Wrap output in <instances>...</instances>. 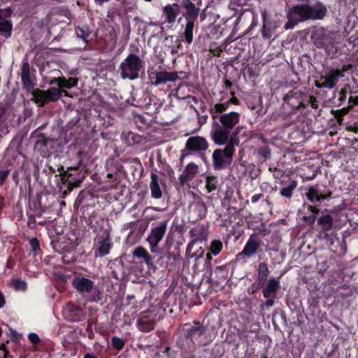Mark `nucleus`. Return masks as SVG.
<instances>
[{
  "label": "nucleus",
  "mask_w": 358,
  "mask_h": 358,
  "mask_svg": "<svg viewBox=\"0 0 358 358\" xmlns=\"http://www.w3.org/2000/svg\"><path fill=\"white\" fill-rule=\"evenodd\" d=\"M219 122H214L211 131V138L217 145H224L229 141L233 128L238 124L240 114L237 112L224 113L219 116Z\"/></svg>",
  "instance_id": "f257e3e1"
},
{
  "label": "nucleus",
  "mask_w": 358,
  "mask_h": 358,
  "mask_svg": "<svg viewBox=\"0 0 358 358\" xmlns=\"http://www.w3.org/2000/svg\"><path fill=\"white\" fill-rule=\"evenodd\" d=\"M50 85L56 84L59 87H50L47 90H35L32 94L34 101L39 106H43L49 102H55L62 97V90L59 88L72 87L68 80L64 78H55L50 83Z\"/></svg>",
  "instance_id": "f03ea898"
},
{
  "label": "nucleus",
  "mask_w": 358,
  "mask_h": 358,
  "mask_svg": "<svg viewBox=\"0 0 358 358\" xmlns=\"http://www.w3.org/2000/svg\"><path fill=\"white\" fill-rule=\"evenodd\" d=\"M143 68V60L135 54H129L120 64V76L122 79L130 80L139 78V73Z\"/></svg>",
  "instance_id": "7ed1b4c3"
},
{
  "label": "nucleus",
  "mask_w": 358,
  "mask_h": 358,
  "mask_svg": "<svg viewBox=\"0 0 358 358\" xmlns=\"http://www.w3.org/2000/svg\"><path fill=\"white\" fill-rule=\"evenodd\" d=\"M72 285L83 296H88L90 301L97 302L101 300V292L92 280L78 275L73 279Z\"/></svg>",
  "instance_id": "20e7f679"
},
{
  "label": "nucleus",
  "mask_w": 358,
  "mask_h": 358,
  "mask_svg": "<svg viewBox=\"0 0 358 358\" xmlns=\"http://www.w3.org/2000/svg\"><path fill=\"white\" fill-rule=\"evenodd\" d=\"M234 152V146L231 140L226 147L222 149H216L213 153V166L215 169H222L231 162Z\"/></svg>",
  "instance_id": "39448f33"
},
{
  "label": "nucleus",
  "mask_w": 358,
  "mask_h": 358,
  "mask_svg": "<svg viewBox=\"0 0 358 358\" xmlns=\"http://www.w3.org/2000/svg\"><path fill=\"white\" fill-rule=\"evenodd\" d=\"M334 34L324 28L315 30L311 38L317 48L331 46L334 40Z\"/></svg>",
  "instance_id": "423d86ee"
},
{
  "label": "nucleus",
  "mask_w": 358,
  "mask_h": 358,
  "mask_svg": "<svg viewBox=\"0 0 358 358\" xmlns=\"http://www.w3.org/2000/svg\"><path fill=\"white\" fill-rule=\"evenodd\" d=\"M189 235L194 239L188 244L186 250V255L189 258L196 256L195 253H191L194 245L199 241H205L207 239L208 231L204 225H196L189 231Z\"/></svg>",
  "instance_id": "0eeeda50"
},
{
  "label": "nucleus",
  "mask_w": 358,
  "mask_h": 358,
  "mask_svg": "<svg viewBox=\"0 0 358 358\" xmlns=\"http://www.w3.org/2000/svg\"><path fill=\"white\" fill-rule=\"evenodd\" d=\"M178 78L179 77L177 72L161 71L149 73V79L151 83L155 86L163 85L167 82H173Z\"/></svg>",
  "instance_id": "6e6552de"
},
{
  "label": "nucleus",
  "mask_w": 358,
  "mask_h": 358,
  "mask_svg": "<svg viewBox=\"0 0 358 358\" xmlns=\"http://www.w3.org/2000/svg\"><path fill=\"white\" fill-rule=\"evenodd\" d=\"M168 221L164 220L160 222L157 226L152 228L150 234L148 236L147 241L150 246L157 248L158 243L163 239L166 231Z\"/></svg>",
  "instance_id": "1a4fd4ad"
},
{
  "label": "nucleus",
  "mask_w": 358,
  "mask_h": 358,
  "mask_svg": "<svg viewBox=\"0 0 358 358\" xmlns=\"http://www.w3.org/2000/svg\"><path fill=\"white\" fill-rule=\"evenodd\" d=\"M208 148L207 140L200 136L189 137L186 142L185 149L189 152H202Z\"/></svg>",
  "instance_id": "9d476101"
},
{
  "label": "nucleus",
  "mask_w": 358,
  "mask_h": 358,
  "mask_svg": "<svg viewBox=\"0 0 358 358\" xmlns=\"http://www.w3.org/2000/svg\"><path fill=\"white\" fill-rule=\"evenodd\" d=\"M263 24L262 27V36L265 40H268L275 34L278 27L276 20L268 18L266 12L262 13Z\"/></svg>",
  "instance_id": "9b49d317"
},
{
  "label": "nucleus",
  "mask_w": 358,
  "mask_h": 358,
  "mask_svg": "<svg viewBox=\"0 0 358 358\" xmlns=\"http://www.w3.org/2000/svg\"><path fill=\"white\" fill-rule=\"evenodd\" d=\"M343 75L339 69H331L329 72L320 77V80L322 81V87L325 88L332 89L336 86L340 78L343 77Z\"/></svg>",
  "instance_id": "f8f14e48"
},
{
  "label": "nucleus",
  "mask_w": 358,
  "mask_h": 358,
  "mask_svg": "<svg viewBox=\"0 0 358 358\" xmlns=\"http://www.w3.org/2000/svg\"><path fill=\"white\" fill-rule=\"evenodd\" d=\"M261 246V241L255 234L250 236L249 240L246 243L243 251L238 254L239 256L245 255L251 257L254 255Z\"/></svg>",
  "instance_id": "ddd939ff"
},
{
  "label": "nucleus",
  "mask_w": 358,
  "mask_h": 358,
  "mask_svg": "<svg viewBox=\"0 0 358 358\" xmlns=\"http://www.w3.org/2000/svg\"><path fill=\"white\" fill-rule=\"evenodd\" d=\"M199 173V166L194 163L188 164L179 177L180 185L183 187L190 182Z\"/></svg>",
  "instance_id": "4468645a"
},
{
  "label": "nucleus",
  "mask_w": 358,
  "mask_h": 358,
  "mask_svg": "<svg viewBox=\"0 0 358 358\" xmlns=\"http://www.w3.org/2000/svg\"><path fill=\"white\" fill-rule=\"evenodd\" d=\"M280 287V281L278 279L275 278H269L266 285L264 284V287H262L263 288L262 294L264 297L266 299L270 297L275 298L276 293Z\"/></svg>",
  "instance_id": "2eb2a0df"
},
{
  "label": "nucleus",
  "mask_w": 358,
  "mask_h": 358,
  "mask_svg": "<svg viewBox=\"0 0 358 358\" xmlns=\"http://www.w3.org/2000/svg\"><path fill=\"white\" fill-rule=\"evenodd\" d=\"M310 6L308 4L296 5L289 9L290 12L299 22L310 20Z\"/></svg>",
  "instance_id": "dca6fc26"
},
{
  "label": "nucleus",
  "mask_w": 358,
  "mask_h": 358,
  "mask_svg": "<svg viewBox=\"0 0 358 358\" xmlns=\"http://www.w3.org/2000/svg\"><path fill=\"white\" fill-rule=\"evenodd\" d=\"M21 79L24 88L28 91L34 89V84L30 77V66L28 62H24L21 70Z\"/></svg>",
  "instance_id": "f3484780"
},
{
  "label": "nucleus",
  "mask_w": 358,
  "mask_h": 358,
  "mask_svg": "<svg viewBox=\"0 0 358 358\" xmlns=\"http://www.w3.org/2000/svg\"><path fill=\"white\" fill-rule=\"evenodd\" d=\"M205 332L206 328L199 322H194V325L186 330L185 337L192 341L203 336Z\"/></svg>",
  "instance_id": "a211bd4d"
},
{
  "label": "nucleus",
  "mask_w": 358,
  "mask_h": 358,
  "mask_svg": "<svg viewBox=\"0 0 358 358\" xmlns=\"http://www.w3.org/2000/svg\"><path fill=\"white\" fill-rule=\"evenodd\" d=\"M182 6L186 10L185 14L187 21H195L199 15V8H196L191 0H182Z\"/></svg>",
  "instance_id": "6ab92c4d"
},
{
  "label": "nucleus",
  "mask_w": 358,
  "mask_h": 358,
  "mask_svg": "<svg viewBox=\"0 0 358 358\" xmlns=\"http://www.w3.org/2000/svg\"><path fill=\"white\" fill-rule=\"evenodd\" d=\"M180 12V7L178 3L169 4L163 8V13L169 23L174 22Z\"/></svg>",
  "instance_id": "aec40b11"
},
{
  "label": "nucleus",
  "mask_w": 358,
  "mask_h": 358,
  "mask_svg": "<svg viewBox=\"0 0 358 358\" xmlns=\"http://www.w3.org/2000/svg\"><path fill=\"white\" fill-rule=\"evenodd\" d=\"M106 237L100 242L99 246L95 252L96 257H103L109 253L111 248L110 233L108 230H105Z\"/></svg>",
  "instance_id": "412c9836"
},
{
  "label": "nucleus",
  "mask_w": 358,
  "mask_h": 358,
  "mask_svg": "<svg viewBox=\"0 0 358 358\" xmlns=\"http://www.w3.org/2000/svg\"><path fill=\"white\" fill-rule=\"evenodd\" d=\"M310 19L312 20H322L327 15V9L325 6L322 3H317L314 6H310Z\"/></svg>",
  "instance_id": "4be33fe9"
},
{
  "label": "nucleus",
  "mask_w": 358,
  "mask_h": 358,
  "mask_svg": "<svg viewBox=\"0 0 358 358\" xmlns=\"http://www.w3.org/2000/svg\"><path fill=\"white\" fill-rule=\"evenodd\" d=\"M190 210L198 218H203L207 213V206L201 201L193 202L190 206Z\"/></svg>",
  "instance_id": "5701e85b"
},
{
  "label": "nucleus",
  "mask_w": 358,
  "mask_h": 358,
  "mask_svg": "<svg viewBox=\"0 0 358 358\" xmlns=\"http://www.w3.org/2000/svg\"><path fill=\"white\" fill-rule=\"evenodd\" d=\"M268 274L269 270L267 264L265 262H261L258 266V287H264Z\"/></svg>",
  "instance_id": "b1692460"
},
{
  "label": "nucleus",
  "mask_w": 358,
  "mask_h": 358,
  "mask_svg": "<svg viewBox=\"0 0 358 358\" xmlns=\"http://www.w3.org/2000/svg\"><path fill=\"white\" fill-rule=\"evenodd\" d=\"M151 179V182L150 184L151 195L155 199H159L162 197V193L158 183V176L156 174L152 173Z\"/></svg>",
  "instance_id": "393cba45"
},
{
  "label": "nucleus",
  "mask_w": 358,
  "mask_h": 358,
  "mask_svg": "<svg viewBox=\"0 0 358 358\" xmlns=\"http://www.w3.org/2000/svg\"><path fill=\"white\" fill-rule=\"evenodd\" d=\"M307 199L311 201L315 202V201H321L326 199H327L330 195H324L322 194H319V192L317 189L313 187H310L308 188V192L306 194Z\"/></svg>",
  "instance_id": "a878e982"
},
{
  "label": "nucleus",
  "mask_w": 358,
  "mask_h": 358,
  "mask_svg": "<svg viewBox=\"0 0 358 358\" xmlns=\"http://www.w3.org/2000/svg\"><path fill=\"white\" fill-rule=\"evenodd\" d=\"M3 16H2V20H0V34L6 38H9L11 36L13 24L10 21L4 20Z\"/></svg>",
  "instance_id": "bb28decb"
},
{
  "label": "nucleus",
  "mask_w": 358,
  "mask_h": 358,
  "mask_svg": "<svg viewBox=\"0 0 358 358\" xmlns=\"http://www.w3.org/2000/svg\"><path fill=\"white\" fill-rule=\"evenodd\" d=\"M133 255L139 258H143L148 266L152 265V258L144 248L138 247L136 248L133 252Z\"/></svg>",
  "instance_id": "cd10ccee"
},
{
  "label": "nucleus",
  "mask_w": 358,
  "mask_h": 358,
  "mask_svg": "<svg viewBox=\"0 0 358 358\" xmlns=\"http://www.w3.org/2000/svg\"><path fill=\"white\" fill-rule=\"evenodd\" d=\"M155 322L147 318H141L138 320V328L141 331L149 332L154 329Z\"/></svg>",
  "instance_id": "c85d7f7f"
},
{
  "label": "nucleus",
  "mask_w": 358,
  "mask_h": 358,
  "mask_svg": "<svg viewBox=\"0 0 358 358\" xmlns=\"http://www.w3.org/2000/svg\"><path fill=\"white\" fill-rule=\"evenodd\" d=\"M317 223L319 225L322 226L323 231H327L331 229L333 219L329 215H324L319 218Z\"/></svg>",
  "instance_id": "c756f323"
},
{
  "label": "nucleus",
  "mask_w": 358,
  "mask_h": 358,
  "mask_svg": "<svg viewBox=\"0 0 358 358\" xmlns=\"http://www.w3.org/2000/svg\"><path fill=\"white\" fill-rule=\"evenodd\" d=\"M297 186V182L296 180H292L287 187H282L280 194L282 196L290 199L292 196L293 192L296 189Z\"/></svg>",
  "instance_id": "7c9ffc66"
},
{
  "label": "nucleus",
  "mask_w": 358,
  "mask_h": 358,
  "mask_svg": "<svg viewBox=\"0 0 358 358\" xmlns=\"http://www.w3.org/2000/svg\"><path fill=\"white\" fill-rule=\"evenodd\" d=\"M194 26V21H187V22L185 25L184 36H185L186 43L188 44H190L193 40Z\"/></svg>",
  "instance_id": "2f4dec72"
},
{
  "label": "nucleus",
  "mask_w": 358,
  "mask_h": 358,
  "mask_svg": "<svg viewBox=\"0 0 358 358\" xmlns=\"http://www.w3.org/2000/svg\"><path fill=\"white\" fill-rule=\"evenodd\" d=\"M218 180L215 176H207L206 178V188L208 193L217 188Z\"/></svg>",
  "instance_id": "473e14b6"
},
{
  "label": "nucleus",
  "mask_w": 358,
  "mask_h": 358,
  "mask_svg": "<svg viewBox=\"0 0 358 358\" xmlns=\"http://www.w3.org/2000/svg\"><path fill=\"white\" fill-rule=\"evenodd\" d=\"M229 105H230L229 101H227L223 103H216L214 106V108L213 110V119H215L217 117L219 118L220 115H218V113H221L225 111L228 108Z\"/></svg>",
  "instance_id": "72a5a7b5"
},
{
  "label": "nucleus",
  "mask_w": 358,
  "mask_h": 358,
  "mask_svg": "<svg viewBox=\"0 0 358 358\" xmlns=\"http://www.w3.org/2000/svg\"><path fill=\"white\" fill-rule=\"evenodd\" d=\"M77 36L81 38L85 42H88V38L90 36V31L87 27H77L76 28Z\"/></svg>",
  "instance_id": "f704fd0d"
},
{
  "label": "nucleus",
  "mask_w": 358,
  "mask_h": 358,
  "mask_svg": "<svg viewBox=\"0 0 358 358\" xmlns=\"http://www.w3.org/2000/svg\"><path fill=\"white\" fill-rule=\"evenodd\" d=\"M50 139L45 138L44 136H39L35 142L34 148L42 150L43 148L48 146Z\"/></svg>",
  "instance_id": "c9c22d12"
},
{
  "label": "nucleus",
  "mask_w": 358,
  "mask_h": 358,
  "mask_svg": "<svg viewBox=\"0 0 358 358\" xmlns=\"http://www.w3.org/2000/svg\"><path fill=\"white\" fill-rule=\"evenodd\" d=\"M222 248V243L219 240H214L211 242L210 246V250L212 254L214 255H218Z\"/></svg>",
  "instance_id": "e433bc0d"
},
{
  "label": "nucleus",
  "mask_w": 358,
  "mask_h": 358,
  "mask_svg": "<svg viewBox=\"0 0 358 358\" xmlns=\"http://www.w3.org/2000/svg\"><path fill=\"white\" fill-rule=\"evenodd\" d=\"M353 106L350 105L346 108H343L339 110H336L335 111L332 110V113L334 114V116L339 121L342 120V117L345 115L352 108Z\"/></svg>",
  "instance_id": "4c0bfd02"
},
{
  "label": "nucleus",
  "mask_w": 358,
  "mask_h": 358,
  "mask_svg": "<svg viewBox=\"0 0 358 358\" xmlns=\"http://www.w3.org/2000/svg\"><path fill=\"white\" fill-rule=\"evenodd\" d=\"M287 17L288 21L285 24V29H292L296 24L299 22V20H296V18L290 12L287 13Z\"/></svg>",
  "instance_id": "58836bf2"
},
{
  "label": "nucleus",
  "mask_w": 358,
  "mask_h": 358,
  "mask_svg": "<svg viewBox=\"0 0 358 358\" xmlns=\"http://www.w3.org/2000/svg\"><path fill=\"white\" fill-rule=\"evenodd\" d=\"M13 286L16 290H25L27 288V283L24 280L15 279L13 280Z\"/></svg>",
  "instance_id": "ea45409f"
},
{
  "label": "nucleus",
  "mask_w": 358,
  "mask_h": 358,
  "mask_svg": "<svg viewBox=\"0 0 358 358\" xmlns=\"http://www.w3.org/2000/svg\"><path fill=\"white\" fill-rule=\"evenodd\" d=\"M257 153L264 159L271 158V150L268 146L261 147L257 149Z\"/></svg>",
  "instance_id": "a19ab883"
},
{
  "label": "nucleus",
  "mask_w": 358,
  "mask_h": 358,
  "mask_svg": "<svg viewBox=\"0 0 358 358\" xmlns=\"http://www.w3.org/2000/svg\"><path fill=\"white\" fill-rule=\"evenodd\" d=\"M30 245L31 247V252L33 253L34 256H36L37 251L40 250L39 241L36 238H33L30 240Z\"/></svg>",
  "instance_id": "79ce46f5"
},
{
  "label": "nucleus",
  "mask_w": 358,
  "mask_h": 358,
  "mask_svg": "<svg viewBox=\"0 0 358 358\" xmlns=\"http://www.w3.org/2000/svg\"><path fill=\"white\" fill-rule=\"evenodd\" d=\"M112 345L114 348L117 350H121L124 347V342L122 339L116 336H113L112 338Z\"/></svg>",
  "instance_id": "37998d69"
},
{
  "label": "nucleus",
  "mask_w": 358,
  "mask_h": 358,
  "mask_svg": "<svg viewBox=\"0 0 358 358\" xmlns=\"http://www.w3.org/2000/svg\"><path fill=\"white\" fill-rule=\"evenodd\" d=\"M246 1L247 0H233V1L230 3L229 7L231 9L235 10L236 8L234 6L236 5L242 6L245 3Z\"/></svg>",
  "instance_id": "c03bdc74"
},
{
  "label": "nucleus",
  "mask_w": 358,
  "mask_h": 358,
  "mask_svg": "<svg viewBox=\"0 0 358 358\" xmlns=\"http://www.w3.org/2000/svg\"><path fill=\"white\" fill-rule=\"evenodd\" d=\"M58 171L60 172L59 175L62 176L63 180H64L65 178H69L72 176V174L69 173L68 171H64L63 166L59 168Z\"/></svg>",
  "instance_id": "a18cd8bd"
},
{
  "label": "nucleus",
  "mask_w": 358,
  "mask_h": 358,
  "mask_svg": "<svg viewBox=\"0 0 358 358\" xmlns=\"http://www.w3.org/2000/svg\"><path fill=\"white\" fill-rule=\"evenodd\" d=\"M12 10L10 8H7L5 10L0 9V20H2V16L8 17L11 15Z\"/></svg>",
  "instance_id": "49530a36"
},
{
  "label": "nucleus",
  "mask_w": 358,
  "mask_h": 358,
  "mask_svg": "<svg viewBox=\"0 0 358 358\" xmlns=\"http://www.w3.org/2000/svg\"><path fill=\"white\" fill-rule=\"evenodd\" d=\"M28 338L32 343H38L40 341L38 336L34 333L29 334Z\"/></svg>",
  "instance_id": "de8ad7c7"
},
{
  "label": "nucleus",
  "mask_w": 358,
  "mask_h": 358,
  "mask_svg": "<svg viewBox=\"0 0 358 358\" xmlns=\"http://www.w3.org/2000/svg\"><path fill=\"white\" fill-rule=\"evenodd\" d=\"M275 299V298H273V297H270V298L267 299L265 303L261 305L262 308H264V306H266L267 308L273 306L274 305Z\"/></svg>",
  "instance_id": "09e8293b"
},
{
  "label": "nucleus",
  "mask_w": 358,
  "mask_h": 358,
  "mask_svg": "<svg viewBox=\"0 0 358 358\" xmlns=\"http://www.w3.org/2000/svg\"><path fill=\"white\" fill-rule=\"evenodd\" d=\"M9 171L8 170H4L0 171V185H3L5 180L8 177Z\"/></svg>",
  "instance_id": "8fccbe9b"
},
{
  "label": "nucleus",
  "mask_w": 358,
  "mask_h": 358,
  "mask_svg": "<svg viewBox=\"0 0 358 358\" xmlns=\"http://www.w3.org/2000/svg\"><path fill=\"white\" fill-rule=\"evenodd\" d=\"M347 92H347V90L345 88H343V89H342L340 91V92H339V95H340L339 101H340L341 103L345 100Z\"/></svg>",
  "instance_id": "3c124183"
},
{
  "label": "nucleus",
  "mask_w": 358,
  "mask_h": 358,
  "mask_svg": "<svg viewBox=\"0 0 358 358\" xmlns=\"http://www.w3.org/2000/svg\"><path fill=\"white\" fill-rule=\"evenodd\" d=\"M212 259L211 253H207L206 254V262L205 263V266L211 270V262L210 260Z\"/></svg>",
  "instance_id": "603ef678"
},
{
  "label": "nucleus",
  "mask_w": 358,
  "mask_h": 358,
  "mask_svg": "<svg viewBox=\"0 0 358 358\" xmlns=\"http://www.w3.org/2000/svg\"><path fill=\"white\" fill-rule=\"evenodd\" d=\"M263 196V194H255L254 196H252L251 198V201L252 203H255L257 202L260 198H262Z\"/></svg>",
  "instance_id": "864d4df0"
},
{
  "label": "nucleus",
  "mask_w": 358,
  "mask_h": 358,
  "mask_svg": "<svg viewBox=\"0 0 358 358\" xmlns=\"http://www.w3.org/2000/svg\"><path fill=\"white\" fill-rule=\"evenodd\" d=\"M165 257L169 259V260L171 259H173V260H176V255L174 254V253H172V252H167L166 255H165Z\"/></svg>",
  "instance_id": "5fc2aeb1"
},
{
  "label": "nucleus",
  "mask_w": 358,
  "mask_h": 358,
  "mask_svg": "<svg viewBox=\"0 0 358 358\" xmlns=\"http://www.w3.org/2000/svg\"><path fill=\"white\" fill-rule=\"evenodd\" d=\"M68 81H69V83H70V85H71V87H74V86L77 85V83H78L77 78H70L69 79H68Z\"/></svg>",
  "instance_id": "6e6d98bb"
},
{
  "label": "nucleus",
  "mask_w": 358,
  "mask_h": 358,
  "mask_svg": "<svg viewBox=\"0 0 358 358\" xmlns=\"http://www.w3.org/2000/svg\"><path fill=\"white\" fill-rule=\"evenodd\" d=\"M308 209L313 213V215H315V214H317L319 213V209L317 208L315 206H308Z\"/></svg>",
  "instance_id": "4d7b16f0"
},
{
  "label": "nucleus",
  "mask_w": 358,
  "mask_h": 358,
  "mask_svg": "<svg viewBox=\"0 0 358 358\" xmlns=\"http://www.w3.org/2000/svg\"><path fill=\"white\" fill-rule=\"evenodd\" d=\"M81 182H82L81 180H75V181L70 180L69 181V184L72 185L74 187H78L80 185V184L81 183Z\"/></svg>",
  "instance_id": "13d9d810"
},
{
  "label": "nucleus",
  "mask_w": 358,
  "mask_h": 358,
  "mask_svg": "<svg viewBox=\"0 0 358 358\" xmlns=\"http://www.w3.org/2000/svg\"><path fill=\"white\" fill-rule=\"evenodd\" d=\"M5 298L3 294L0 292V308H2L5 304Z\"/></svg>",
  "instance_id": "bf43d9fd"
},
{
  "label": "nucleus",
  "mask_w": 358,
  "mask_h": 358,
  "mask_svg": "<svg viewBox=\"0 0 358 358\" xmlns=\"http://www.w3.org/2000/svg\"><path fill=\"white\" fill-rule=\"evenodd\" d=\"M352 68V64H348V65H343L341 68V72H345L346 71H348V69H350Z\"/></svg>",
  "instance_id": "052dcab7"
},
{
  "label": "nucleus",
  "mask_w": 358,
  "mask_h": 358,
  "mask_svg": "<svg viewBox=\"0 0 358 358\" xmlns=\"http://www.w3.org/2000/svg\"><path fill=\"white\" fill-rule=\"evenodd\" d=\"M224 83V85H225L226 88L229 89L231 87L232 83L230 80H225Z\"/></svg>",
  "instance_id": "680f3d73"
},
{
  "label": "nucleus",
  "mask_w": 358,
  "mask_h": 358,
  "mask_svg": "<svg viewBox=\"0 0 358 358\" xmlns=\"http://www.w3.org/2000/svg\"><path fill=\"white\" fill-rule=\"evenodd\" d=\"M256 24H257L256 16H255V15L253 14L252 15V22L250 27L252 28V27H255Z\"/></svg>",
  "instance_id": "e2e57ef3"
},
{
  "label": "nucleus",
  "mask_w": 358,
  "mask_h": 358,
  "mask_svg": "<svg viewBox=\"0 0 358 358\" xmlns=\"http://www.w3.org/2000/svg\"><path fill=\"white\" fill-rule=\"evenodd\" d=\"M229 101L230 102V103H234V104L238 103V100L235 96H233Z\"/></svg>",
  "instance_id": "0e129e2a"
},
{
  "label": "nucleus",
  "mask_w": 358,
  "mask_h": 358,
  "mask_svg": "<svg viewBox=\"0 0 358 358\" xmlns=\"http://www.w3.org/2000/svg\"><path fill=\"white\" fill-rule=\"evenodd\" d=\"M322 81H321V82L317 81V80L315 81V85L317 87H318V88H325V87H322Z\"/></svg>",
  "instance_id": "69168bd1"
},
{
  "label": "nucleus",
  "mask_w": 358,
  "mask_h": 358,
  "mask_svg": "<svg viewBox=\"0 0 358 358\" xmlns=\"http://www.w3.org/2000/svg\"><path fill=\"white\" fill-rule=\"evenodd\" d=\"M355 96H350V98L348 99L349 103H352L353 105H355Z\"/></svg>",
  "instance_id": "338daca9"
},
{
  "label": "nucleus",
  "mask_w": 358,
  "mask_h": 358,
  "mask_svg": "<svg viewBox=\"0 0 358 358\" xmlns=\"http://www.w3.org/2000/svg\"><path fill=\"white\" fill-rule=\"evenodd\" d=\"M85 358H96L93 354L87 353L85 355Z\"/></svg>",
  "instance_id": "774afa93"
}]
</instances>
